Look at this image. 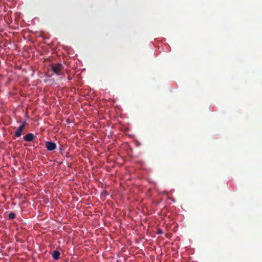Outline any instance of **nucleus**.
Segmentation results:
<instances>
[{"instance_id": "2", "label": "nucleus", "mask_w": 262, "mask_h": 262, "mask_svg": "<svg viewBox=\"0 0 262 262\" xmlns=\"http://www.w3.org/2000/svg\"><path fill=\"white\" fill-rule=\"evenodd\" d=\"M26 125V122L25 121L23 122L21 125L16 129L15 132V136L17 137H19L23 134V131L25 129V127Z\"/></svg>"}, {"instance_id": "4", "label": "nucleus", "mask_w": 262, "mask_h": 262, "mask_svg": "<svg viewBox=\"0 0 262 262\" xmlns=\"http://www.w3.org/2000/svg\"><path fill=\"white\" fill-rule=\"evenodd\" d=\"M35 138V136L32 133H29L23 137L24 140L28 142L32 141Z\"/></svg>"}, {"instance_id": "6", "label": "nucleus", "mask_w": 262, "mask_h": 262, "mask_svg": "<svg viewBox=\"0 0 262 262\" xmlns=\"http://www.w3.org/2000/svg\"><path fill=\"white\" fill-rule=\"evenodd\" d=\"M16 217V214L13 212H10L9 214V219L13 220Z\"/></svg>"}, {"instance_id": "3", "label": "nucleus", "mask_w": 262, "mask_h": 262, "mask_svg": "<svg viewBox=\"0 0 262 262\" xmlns=\"http://www.w3.org/2000/svg\"><path fill=\"white\" fill-rule=\"evenodd\" d=\"M56 144L51 141H47L46 142V147L49 151H52L56 148Z\"/></svg>"}, {"instance_id": "1", "label": "nucleus", "mask_w": 262, "mask_h": 262, "mask_svg": "<svg viewBox=\"0 0 262 262\" xmlns=\"http://www.w3.org/2000/svg\"><path fill=\"white\" fill-rule=\"evenodd\" d=\"M63 70V66L60 63H57L53 65L51 68L52 71L57 75H62Z\"/></svg>"}, {"instance_id": "5", "label": "nucleus", "mask_w": 262, "mask_h": 262, "mask_svg": "<svg viewBox=\"0 0 262 262\" xmlns=\"http://www.w3.org/2000/svg\"><path fill=\"white\" fill-rule=\"evenodd\" d=\"M52 256L54 259L58 260L60 258V252L58 250H55L52 253Z\"/></svg>"}]
</instances>
